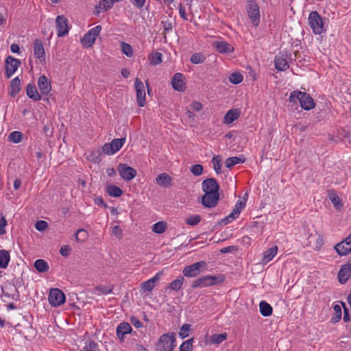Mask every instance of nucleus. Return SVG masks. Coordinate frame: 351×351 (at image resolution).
Here are the masks:
<instances>
[{
    "label": "nucleus",
    "mask_w": 351,
    "mask_h": 351,
    "mask_svg": "<svg viewBox=\"0 0 351 351\" xmlns=\"http://www.w3.org/2000/svg\"><path fill=\"white\" fill-rule=\"evenodd\" d=\"M106 192L110 196L114 197H119L123 193V191L119 187L112 184L108 186Z\"/></svg>",
    "instance_id": "c9c22d12"
},
{
    "label": "nucleus",
    "mask_w": 351,
    "mask_h": 351,
    "mask_svg": "<svg viewBox=\"0 0 351 351\" xmlns=\"http://www.w3.org/2000/svg\"><path fill=\"white\" fill-rule=\"evenodd\" d=\"M56 26L58 37H63L69 33L68 19L63 15H59L56 19Z\"/></svg>",
    "instance_id": "ddd939ff"
},
{
    "label": "nucleus",
    "mask_w": 351,
    "mask_h": 351,
    "mask_svg": "<svg viewBox=\"0 0 351 351\" xmlns=\"http://www.w3.org/2000/svg\"><path fill=\"white\" fill-rule=\"evenodd\" d=\"M65 295L59 289H51L48 296V301L53 306H59L65 302Z\"/></svg>",
    "instance_id": "0eeeda50"
},
{
    "label": "nucleus",
    "mask_w": 351,
    "mask_h": 351,
    "mask_svg": "<svg viewBox=\"0 0 351 351\" xmlns=\"http://www.w3.org/2000/svg\"><path fill=\"white\" fill-rule=\"evenodd\" d=\"M34 55L36 58L40 59L41 62L45 60V51L43 41L38 38H36L34 42Z\"/></svg>",
    "instance_id": "4be33fe9"
},
{
    "label": "nucleus",
    "mask_w": 351,
    "mask_h": 351,
    "mask_svg": "<svg viewBox=\"0 0 351 351\" xmlns=\"http://www.w3.org/2000/svg\"><path fill=\"white\" fill-rule=\"evenodd\" d=\"M308 23L315 34H321L326 31L324 20L316 11L310 13Z\"/></svg>",
    "instance_id": "20e7f679"
},
{
    "label": "nucleus",
    "mask_w": 351,
    "mask_h": 351,
    "mask_svg": "<svg viewBox=\"0 0 351 351\" xmlns=\"http://www.w3.org/2000/svg\"><path fill=\"white\" fill-rule=\"evenodd\" d=\"M245 204L246 202L245 199L239 200L232 213L223 219L225 223H228L238 217L241 210L245 208Z\"/></svg>",
    "instance_id": "f3484780"
},
{
    "label": "nucleus",
    "mask_w": 351,
    "mask_h": 351,
    "mask_svg": "<svg viewBox=\"0 0 351 351\" xmlns=\"http://www.w3.org/2000/svg\"><path fill=\"white\" fill-rule=\"evenodd\" d=\"M213 47L220 53H230L234 51V47L225 41H214L213 43Z\"/></svg>",
    "instance_id": "412c9836"
},
{
    "label": "nucleus",
    "mask_w": 351,
    "mask_h": 351,
    "mask_svg": "<svg viewBox=\"0 0 351 351\" xmlns=\"http://www.w3.org/2000/svg\"><path fill=\"white\" fill-rule=\"evenodd\" d=\"M202 190L204 193H219V185L215 178H207L202 182Z\"/></svg>",
    "instance_id": "dca6fc26"
},
{
    "label": "nucleus",
    "mask_w": 351,
    "mask_h": 351,
    "mask_svg": "<svg viewBox=\"0 0 351 351\" xmlns=\"http://www.w3.org/2000/svg\"><path fill=\"white\" fill-rule=\"evenodd\" d=\"M130 322L137 328H141L143 326L142 323L137 317L134 316L131 317Z\"/></svg>",
    "instance_id": "e2e57ef3"
},
{
    "label": "nucleus",
    "mask_w": 351,
    "mask_h": 351,
    "mask_svg": "<svg viewBox=\"0 0 351 351\" xmlns=\"http://www.w3.org/2000/svg\"><path fill=\"white\" fill-rule=\"evenodd\" d=\"M202 217L199 215L190 216L186 219V223L189 226H196L201 221Z\"/></svg>",
    "instance_id": "8fccbe9b"
},
{
    "label": "nucleus",
    "mask_w": 351,
    "mask_h": 351,
    "mask_svg": "<svg viewBox=\"0 0 351 351\" xmlns=\"http://www.w3.org/2000/svg\"><path fill=\"white\" fill-rule=\"evenodd\" d=\"M193 340V338H191L184 341L180 347V351H192Z\"/></svg>",
    "instance_id": "3c124183"
},
{
    "label": "nucleus",
    "mask_w": 351,
    "mask_h": 351,
    "mask_svg": "<svg viewBox=\"0 0 351 351\" xmlns=\"http://www.w3.org/2000/svg\"><path fill=\"white\" fill-rule=\"evenodd\" d=\"M219 200V193H205L202 197L201 203L206 208L215 207Z\"/></svg>",
    "instance_id": "9b49d317"
},
{
    "label": "nucleus",
    "mask_w": 351,
    "mask_h": 351,
    "mask_svg": "<svg viewBox=\"0 0 351 351\" xmlns=\"http://www.w3.org/2000/svg\"><path fill=\"white\" fill-rule=\"evenodd\" d=\"M241 115V111L238 108H233L228 110L223 117V122L225 124L229 125L233 123L235 120L238 119Z\"/></svg>",
    "instance_id": "a878e982"
},
{
    "label": "nucleus",
    "mask_w": 351,
    "mask_h": 351,
    "mask_svg": "<svg viewBox=\"0 0 351 351\" xmlns=\"http://www.w3.org/2000/svg\"><path fill=\"white\" fill-rule=\"evenodd\" d=\"M11 91L10 95L11 97H14L21 90V80L19 77H14L10 82Z\"/></svg>",
    "instance_id": "c85d7f7f"
},
{
    "label": "nucleus",
    "mask_w": 351,
    "mask_h": 351,
    "mask_svg": "<svg viewBox=\"0 0 351 351\" xmlns=\"http://www.w3.org/2000/svg\"><path fill=\"white\" fill-rule=\"evenodd\" d=\"M162 24L163 25L164 31L165 32V33H167L168 32L172 29L171 23L169 22L168 21H162Z\"/></svg>",
    "instance_id": "338daca9"
},
{
    "label": "nucleus",
    "mask_w": 351,
    "mask_h": 351,
    "mask_svg": "<svg viewBox=\"0 0 351 351\" xmlns=\"http://www.w3.org/2000/svg\"><path fill=\"white\" fill-rule=\"evenodd\" d=\"M341 304L343 306V321L345 322H348L350 320L349 311H348V308L346 307V304L344 302H341Z\"/></svg>",
    "instance_id": "680f3d73"
},
{
    "label": "nucleus",
    "mask_w": 351,
    "mask_h": 351,
    "mask_svg": "<svg viewBox=\"0 0 351 351\" xmlns=\"http://www.w3.org/2000/svg\"><path fill=\"white\" fill-rule=\"evenodd\" d=\"M184 76L182 73H176L171 79V85L174 90L178 91H184L186 88L184 82Z\"/></svg>",
    "instance_id": "6ab92c4d"
},
{
    "label": "nucleus",
    "mask_w": 351,
    "mask_h": 351,
    "mask_svg": "<svg viewBox=\"0 0 351 351\" xmlns=\"http://www.w3.org/2000/svg\"><path fill=\"white\" fill-rule=\"evenodd\" d=\"M260 312L264 317L270 316L272 314L273 308L271 306L265 301H261L259 304Z\"/></svg>",
    "instance_id": "c756f323"
},
{
    "label": "nucleus",
    "mask_w": 351,
    "mask_h": 351,
    "mask_svg": "<svg viewBox=\"0 0 351 351\" xmlns=\"http://www.w3.org/2000/svg\"><path fill=\"white\" fill-rule=\"evenodd\" d=\"M112 234L118 239L122 237V230L119 226H115L112 228Z\"/></svg>",
    "instance_id": "052dcab7"
},
{
    "label": "nucleus",
    "mask_w": 351,
    "mask_h": 351,
    "mask_svg": "<svg viewBox=\"0 0 351 351\" xmlns=\"http://www.w3.org/2000/svg\"><path fill=\"white\" fill-rule=\"evenodd\" d=\"M191 326L189 324H184L182 326V327L179 331V336L182 339H184L189 336V331L191 329Z\"/></svg>",
    "instance_id": "864d4df0"
},
{
    "label": "nucleus",
    "mask_w": 351,
    "mask_h": 351,
    "mask_svg": "<svg viewBox=\"0 0 351 351\" xmlns=\"http://www.w3.org/2000/svg\"><path fill=\"white\" fill-rule=\"evenodd\" d=\"M334 313L331 318V322L335 324L338 322L341 318V308L339 304H335L333 306Z\"/></svg>",
    "instance_id": "ea45409f"
},
{
    "label": "nucleus",
    "mask_w": 351,
    "mask_h": 351,
    "mask_svg": "<svg viewBox=\"0 0 351 351\" xmlns=\"http://www.w3.org/2000/svg\"><path fill=\"white\" fill-rule=\"evenodd\" d=\"M162 53L159 52H154L149 57V63L151 65H158L162 62Z\"/></svg>",
    "instance_id": "a19ab883"
},
{
    "label": "nucleus",
    "mask_w": 351,
    "mask_h": 351,
    "mask_svg": "<svg viewBox=\"0 0 351 351\" xmlns=\"http://www.w3.org/2000/svg\"><path fill=\"white\" fill-rule=\"evenodd\" d=\"M167 224L165 221H158L152 226V231L157 234H162L166 231Z\"/></svg>",
    "instance_id": "58836bf2"
},
{
    "label": "nucleus",
    "mask_w": 351,
    "mask_h": 351,
    "mask_svg": "<svg viewBox=\"0 0 351 351\" xmlns=\"http://www.w3.org/2000/svg\"><path fill=\"white\" fill-rule=\"evenodd\" d=\"M71 252V247L68 245H64L60 250V254L64 257H67L70 254Z\"/></svg>",
    "instance_id": "13d9d810"
},
{
    "label": "nucleus",
    "mask_w": 351,
    "mask_h": 351,
    "mask_svg": "<svg viewBox=\"0 0 351 351\" xmlns=\"http://www.w3.org/2000/svg\"><path fill=\"white\" fill-rule=\"evenodd\" d=\"M247 14L255 26H258L260 22L259 6L255 1L248 3Z\"/></svg>",
    "instance_id": "2eb2a0df"
},
{
    "label": "nucleus",
    "mask_w": 351,
    "mask_h": 351,
    "mask_svg": "<svg viewBox=\"0 0 351 351\" xmlns=\"http://www.w3.org/2000/svg\"><path fill=\"white\" fill-rule=\"evenodd\" d=\"M206 265V263L204 261L195 263L191 265L186 266L182 270V274L188 278L196 277L201 273V269H205Z\"/></svg>",
    "instance_id": "39448f33"
},
{
    "label": "nucleus",
    "mask_w": 351,
    "mask_h": 351,
    "mask_svg": "<svg viewBox=\"0 0 351 351\" xmlns=\"http://www.w3.org/2000/svg\"><path fill=\"white\" fill-rule=\"evenodd\" d=\"M224 279V276L221 274L219 276H205L195 280L193 282L191 287L193 289H196L213 286L223 282Z\"/></svg>",
    "instance_id": "f03ea898"
},
{
    "label": "nucleus",
    "mask_w": 351,
    "mask_h": 351,
    "mask_svg": "<svg viewBox=\"0 0 351 351\" xmlns=\"http://www.w3.org/2000/svg\"><path fill=\"white\" fill-rule=\"evenodd\" d=\"M179 14L180 17L184 20H188L187 15L186 14L185 8L182 5H180L179 6Z\"/></svg>",
    "instance_id": "69168bd1"
},
{
    "label": "nucleus",
    "mask_w": 351,
    "mask_h": 351,
    "mask_svg": "<svg viewBox=\"0 0 351 351\" xmlns=\"http://www.w3.org/2000/svg\"><path fill=\"white\" fill-rule=\"evenodd\" d=\"M84 351H99L98 344L92 340H87L84 347Z\"/></svg>",
    "instance_id": "49530a36"
},
{
    "label": "nucleus",
    "mask_w": 351,
    "mask_h": 351,
    "mask_svg": "<svg viewBox=\"0 0 351 351\" xmlns=\"http://www.w3.org/2000/svg\"><path fill=\"white\" fill-rule=\"evenodd\" d=\"M132 329L130 324L128 322H123L119 324L117 328V335L121 341H123L124 336L127 334L131 333Z\"/></svg>",
    "instance_id": "393cba45"
},
{
    "label": "nucleus",
    "mask_w": 351,
    "mask_h": 351,
    "mask_svg": "<svg viewBox=\"0 0 351 351\" xmlns=\"http://www.w3.org/2000/svg\"><path fill=\"white\" fill-rule=\"evenodd\" d=\"M134 86L136 91V101L140 107H143L145 104V86L142 81L136 78Z\"/></svg>",
    "instance_id": "4468645a"
},
{
    "label": "nucleus",
    "mask_w": 351,
    "mask_h": 351,
    "mask_svg": "<svg viewBox=\"0 0 351 351\" xmlns=\"http://www.w3.org/2000/svg\"><path fill=\"white\" fill-rule=\"evenodd\" d=\"M226 332L221 334H214L211 336V341L214 344H219L227 339Z\"/></svg>",
    "instance_id": "79ce46f5"
},
{
    "label": "nucleus",
    "mask_w": 351,
    "mask_h": 351,
    "mask_svg": "<svg viewBox=\"0 0 351 351\" xmlns=\"http://www.w3.org/2000/svg\"><path fill=\"white\" fill-rule=\"evenodd\" d=\"M228 80L232 84H238L243 81V77L241 73L234 72L230 75Z\"/></svg>",
    "instance_id": "c03bdc74"
},
{
    "label": "nucleus",
    "mask_w": 351,
    "mask_h": 351,
    "mask_svg": "<svg viewBox=\"0 0 351 351\" xmlns=\"http://www.w3.org/2000/svg\"><path fill=\"white\" fill-rule=\"evenodd\" d=\"M156 182L160 186L167 188L171 185V178L168 174L162 173L156 177Z\"/></svg>",
    "instance_id": "bb28decb"
},
{
    "label": "nucleus",
    "mask_w": 351,
    "mask_h": 351,
    "mask_svg": "<svg viewBox=\"0 0 351 351\" xmlns=\"http://www.w3.org/2000/svg\"><path fill=\"white\" fill-rule=\"evenodd\" d=\"M162 274V272L159 271L149 280L141 283V289L143 291H152L156 286V282L159 280Z\"/></svg>",
    "instance_id": "b1692460"
},
{
    "label": "nucleus",
    "mask_w": 351,
    "mask_h": 351,
    "mask_svg": "<svg viewBox=\"0 0 351 351\" xmlns=\"http://www.w3.org/2000/svg\"><path fill=\"white\" fill-rule=\"evenodd\" d=\"M190 171L195 176H200L203 172V167L201 165H194L191 167Z\"/></svg>",
    "instance_id": "6e6d98bb"
},
{
    "label": "nucleus",
    "mask_w": 351,
    "mask_h": 351,
    "mask_svg": "<svg viewBox=\"0 0 351 351\" xmlns=\"http://www.w3.org/2000/svg\"><path fill=\"white\" fill-rule=\"evenodd\" d=\"M278 252V247L274 246L269 250H266L263 254V262L267 263L271 261L276 254Z\"/></svg>",
    "instance_id": "e433bc0d"
},
{
    "label": "nucleus",
    "mask_w": 351,
    "mask_h": 351,
    "mask_svg": "<svg viewBox=\"0 0 351 351\" xmlns=\"http://www.w3.org/2000/svg\"><path fill=\"white\" fill-rule=\"evenodd\" d=\"M206 60V57L202 53H195L191 57V62L195 64L203 63Z\"/></svg>",
    "instance_id": "a18cd8bd"
},
{
    "label": "nucleus",
    "mask_w": 351,
    "mask_h": 351,
    "mask_svg": "<svg viewBox=\"0 0 351 351\" xmlns=\"http://www.w3.org/2000/svg\"><path fill=\"white\" fill-rule=\"evenodd\" d=\"M121 51L123 53L126 55L128 57H132L133 55V49L132 46L125 42H122L121 44Z\"/></svg>",
    "instance_id": "de8ad7c7"
},
{
    "label": "nucleus",
    "mask_w": 351,
    "mask_h": 351,
    "mask_svg": "<svg viewBox=\"0 0 351 351\" xmlns=\"http://www.w3.org/2000/svg\"><path fill=\"white\" fill-rule=\"evenodd\" d=\"M10 259V254L7 250H0V268L5 269L8 265Z\"/></svg>",
    "instance_id": "7c9ffc66"
},
{
    "label": "nucleus",
    "mask_w": 351,
    "mask_h": 351,
    "mask_svg": "<svg viewBox=\"0 0 351 351\" xmlns=\"http://www.w3.org/2000/svg\"><path fill=\"white\" fill-rule=\"evenodd\" d=\"M114 289L113 285H99L94 288V293L98 295L100 294H108L112 292Z\"/></svg>",
    "instance_id": "2f4dec72"
},
{
    "label": "nucleus",
    "mask_w": 351,
    "mask_h": 351,
    "mask_svg": "<svg viewBox=\"0 0 351 351\" xmlns=\"http://www.w3.org/2000/svg\"><path fill=\"white\" fill-rule=\"evenodd\" d=\"M176 335L168 332L162 335L156 344V351H173L175 348Z\"/></svg>",
    "instance_id": "7ed1b4c3"
},
{
    "label": "nucleus",
    "mask_w": 351,
    "mask_h": 351,
    "mask_svg": "<svg viewBox=\"0 0 351 351\" xmlns=\"http://www.w3.org/2000/svg\"><path fill=\"white\" fill-rule=\"evenodd\" d=\"M351 277V263L343 265L338 273V280L341 284H345Z\"/></svg>",
    "instance_id": "a211bd4d"
},
{
    "label": "nucleus",
    "mask_w": 351,
    "mask_h": 351,
    "mask_svg": "<svg viewBox=\"0 0 351 351\" xmlns=\"http://www.w3.org/2000/svg\"><path fill=\"white\" fill-rule=\"evenodd\" d=\"M329 198L337 210H340L343 207L341 199L336 193H330Z\"/></svg>",
    "instance_id": "4c0bfd02"
},
{
    "label": "nucleus",
    "mask_w": 351,
    "mask_h": 351,
    "mask_svg": "<svg viewBox=\"0 0 351 351\" xmlns=\"http://www.w3.org/2000/svg\"><path fill=\"white\" fill-rule=\"evenodd\" d=\"M125 138L113 139L110 143H105L102 147L103 152L107 155H112L117 152L125 142Z\"/></svg>",
    "instance_id": "423d86ee"
},
{
    "label": "nucleus",
    "mask_w": 351,
    "mask_h": 351,
    "mask_svg": "<svg viewBox=\"0 0 351 351\" xmlns=\"http://www.w3.org/2000/svg\"><path fill=\"white\" fill-rule=\"evenodd\" d=\"M38 86L43 95H48L51 90V82L45 75H41L38 77Z\"/></svg>",
    "instance_id": "aec40b11"
},
{
    "label": "nucleus",
    "mask_w": 351,
    "mask_h": 351,
    "mask_svg": "<svg viewBox=\"0 0 351 351\" xmlns=\"http://www.w3.org/2000/svg\"><path fill=\"white\" fill-rule=\"evenodd\" d=\"M184 281V278L183 276H178L176 280H173L169 284L167 288L173 291H178L181 289Z\"/></svg>",
    "instance_id": "72a5a7b5"
},
{
    "label": "nucleus",
    "mask_w": 351,
    "mask_h": 351,
    "mask_svg": "<svg viewBox=\"0 0 351 351\" xmlns=\"http://www.w3.org/2000/svg\"><path fill=\"white\" fill-rule=\"evenodd\" d=\"M287 55L276 56L274 59L275 68L278 71H284L289 69V65L287 61Z\"/></svg>",
    "instance_id": "5701e85b"
},
{
    "label": "nucleus",
    "mask_w": 351,
    "mask_h": 351,
    "mask_svg": "<svg viewBox=\"0 0 351 351\" xmlns=\"http://www.w3.org/2000/svg\"><path fill=\"white\" fill-rule=\"evenodd\" d=\"M27 95L34 101H39L41 99V96L38 94L36 86L34 84H29L26 87Z\"/></svg>",
    "instance_id": "cd10ccee"
},
{
    "label": "nucleus",
    "mask_w": 351,
    "mask_h": 351,
    "mask_svg": "<svg viewBox=\"0 0 351 351\" xmlns=\"http://www.w3.org/2000/svg\"><path fill=\"white\" fill-rule=\"evenodd\" d=\"M23 137V133L19 131H14L11 132L8 136V140L10 142L18 143L21 141Z\"/></svg>",
    "instance_id": "37998d69"
},
{
    "label": "nucleus",
    "mask_w": 351,
    "mask_h": 351,
    "mask_svg": "<svg viewBox=\"0 0 351 351\" xmlns=\"http://www.w3.org/2000/svg\"><path fill=\"white\" fill-rule=\"evenodd\" d=\"M47 222L43 220H39L35 224V228L38 231H43L47 229Z\"/></svg>",
    "instance_id": "4d7b16f0"
},
{
    "label": "nucleus",
    "mask_w": 351,
    "mask_h": 351,
    "mask_svg": "<svg viewBox=\"0 0 351 351\" xmlns=\"http://www.w3.org/2000/svg\"><path fill=\"white\" fill-rule=\"evenodd\" d=\"M334 248L340 256H346L351 252V233L342 241L335 245Z\"/></svg>",
    "instance_id": "f8f14e48"
},
{
    "label": "nucleus",
    "mask_w": 351,
    "mask_h": 351,
    "mask_svg": "<svg viewBox=\"0 0 351 351\" xmlns=\"http://www.w3.org/2000/svg\"><path fill=\"white\" fill-rule=\"evenodd\" d=\"M109 3V0H102L100 1L95 6V9L97 10L96 14H99L100 11L105 12L109 10L110 8H107L106 6Z\"/></svg>",
    "instance_id": "603ef678"
},
{
    "label": "nucleus",
    "mask_w": 351,
    "mask_h": 351,
    "mask_svg": "<svg viewBox=\"0 0 351 351\" xmlns=\"http://www.w3.org/2000/svg\"><path fill=\"white\" fill-rule=\"evenodd\" d=\"M117 171L120 176L126 181L132 180L136 176V171L133 167L128 166L127 164H119Z\"/></svg>",
    "instance_id": "9d476101"
},
{
    "label": "nucleus",
    "mask_w": 351,
    "mask_h": 351,
    "mask_svg": "<svg viewBox=\"0 0 351 351\" xmlns=\"http://www.w3.org/2000/svg\"><path fill=\"white\" fill-rule=\"evenodd\" d=\"M101 30V26L97 25L88 31L84 38L81 40L82 45L85 47H91L95 43V39L99 34Z\"/></svg>",
    "instance_id": "6e6552de"
},
{
    "label": "nucleus",
    "mask_w": 351,
    "mask_h": 351,
    "mask_svg": "<svg viewBox=\"0 0 351 351\" xmlns=\"http://www.w3.org/2000/svg\"><path fill=\"white\" fill-rule=\"evenodd\" d=\"M244 162H245V159L240 158V157H237V156L229 157L226 160L225 165L227 168L231 169L235 165L243 163Z\"/></svg>",
    "instance_id": "f704fd0d"
},
{
    "label": "nucleus",
    "mask_w": 351,
    "mask_h": 351,
    "mask_svg": "<svg viewBox=\"0 0 351 351\" xmlns=\"http://www.w3.org/2000/svg\"><path fill=\"white\" fill-rule=\"evenodd\" d=\"M21 62L16 58L9 56L5 60V76L10 78L20 66Z\"/></svg>",
    "instance_id": "1a4fd4ad"
},
{
    "label": "nucleus",
    "mask_w": 351,
    "mask_h": 351,
    "mask_svg": "<svg viewBox=\"0 0 351 351\" xmlns=\"http://www.w3.org/2000/svg\"><path fill=\"white\" fill-rule=\"evenodd\" d=\"M88 237V232L84 229H78L75 233V240L77 241L83 242Z\"/></svg>",
    "instance_id": "09e8293b"
},
{
    "label": "nucleus",
    "mask_w": 351,
    "mask_h": 351,
    "mask_svg": "<svg viewBox=\"0 0 351 351\" xmlns=\"http://www.w3.org/2000/svg\"><path fill=\"white\" fill-rule=\"evenodd\" d=\"M131 3L138 8H142L145 5V0H131Z\"/></svg>",
    "instance_id": "0e129e2a"
},
{
    "label": "nucleus",
    "mask_w": 351,
    "mask_h": 351,
    "mask_svg": "<svg viewBox=\"0 0 351 351\" xmlns=\"http://www.w3.org/2000/svg\"><path fill=\"white\" fill-rule=\"evenodd\" d=\"M212 162L213 164V168L215 172L219 174L221 173V160L219 158V156H215L212 159Z\"/></svg>",
    "instance_id": "5fc2aeb1"
},
{
    "label": "nucleus",
    "mask_w": 351,
    "mask_h": 351,
    "mask_svg": "<svg viewBox=\"0 0 351 351\" xmlns=\"http://www.w3.org/2000/svg\"><path fill=\"white\" fill-rule=\"evenodd\" d=\"M7 225V220L4 216L0 217V235L5 233V226Z\"/></svg>",
    "instance_id": "bf43d9fd"
},
{
    "label": "nucleus",
    "mask_w": 351,
    "mask_h": 351,
    "mask_svg": "<svg viewBox=\"0 0 351 351\" xmlns=\"http://www.w3.org/2000/svg\"><path fill=\"white\" fill-rule=\"evenodd\" d=\"M289 101L290 103L297 104H300L302 108L309 110L315 108V104L313 99L309 94L305 92L294 90L291 93Z\"/></svg>",
    "instance_id": "f257e3e1"
},
{
    "label": "nucleus",
    "mask_w": 351,
    "mask_h": 351,
    "mask_svg": "<svg viewBox=\"0 0 351 351\" xmlns=\"http://www.w3.org/2000/svg\"><path fill=\"white\" fill-rule=\"evenodd\" d=\"M34 267L38 271L41 273L47 272L49 269L48 263L43 259L36 260L34 262Z\"/></svg>",
    "instance_id": "473e14b6"
},
{
    "label": "nucleus",
    "mask_w": 351,
    "mask_h": 351,
    "mask_svg": "<svg viewBox=\"0 0 351 351\" xmlns=\"http://www.w3.org/2000/svg\"><path fill=\"white\" fill-rule=\"evenodd\" d=\"M191 107L193 110L199 111L202 109V104L199 101H193Z\"/></svg>",
    "instance_id": "774afa93"
}]
</instances>
